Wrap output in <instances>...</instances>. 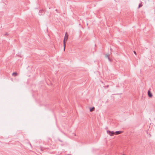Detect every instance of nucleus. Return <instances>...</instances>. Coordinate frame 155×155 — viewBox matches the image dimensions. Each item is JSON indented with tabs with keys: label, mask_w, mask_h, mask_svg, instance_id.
Instances as JSON below:
<instances>
[{
	"label": "nucleus",
	"mask_w": 155,
	"mask_h": 155,
	"mask_svg": "<svg viewBox=\"0 0 155 155\" xmlns=\"http://www.w3.org/2000/svg\"><path fill=\"white\" fill-rule=\"evenodd\" d=\"M107 134L110 136H112L114 134V132L113 131H110L109 130H107Z\"/></svg>",
	"instance_id": "1"
},
{
	"label": "nucleus",
	"mask_w": 155,
	"mask_h": 155,
	"mask_svg": "<svg viewBox=\"0 0 155 155\" xmlns=\"http://www.w3.org/2000/svg\"><path fill=\"white\" fill-rule=\"evenodd\" d=\"M67 33H66L65 37L64 38V41H63V43L64 42V43L66 44V41L67 40L68 38V35H67Z\"/></svg>",
	"instance_id": "2"
},
{
	"label": "nucleus",
	"mask_w": 155,
	"mask_h": 155,
	"mask_svg": "<svg viewBox=\"0 0 155 155\" xmlns=\"http://www.w3.org/2000/svg\"><path fill=\"white\" fill-rule=\"evenodd\" d=\"M147 94L148 96L150 97H152L153 96V95L152 93L150 91V89L149 90H148L147 92Z\"/></svg>",
	"instance_id": "3"
},
{
	"label": "nucleus",
	"mask_w": 155,
	"mask_h": 155,
	"mask_svg": "<svg viewBox=\"0 0 155 155\" xmlns=\"http://www.w3.org/2000/svg\"><path fill=\"white\" fill-rule=\"evenodd\" d=\"M122 133V131H116L114 132V134L115 135H118Z\"/></svg>",
	"instance_id": "4"
},
{
	"label": "nucleus",
	"mask_w": 155,
	"mask_h": 155,
	"mask_svg": "<svg viewBox=\"0 0 155 155\" xmlns=\"http://www.w3.org/2000/svg\"><path fill=\"white\" fill-rule=\"evenodd\" d=\"M42 12H43V13H44V10H42L39 11V15H42V14L41 13Z\"/></svg>",
	"instance_id": "5"
},
{
	"label": "nucleus",
	"mask_w": 155,
	"mask_h": 155,
	"mask_svg": "<svg viewBox=\"0 0 155 155\" xmlns=\"http://www.w3.org/2000/svg\"><path fill=\"white\" fill-rule=\"evenodd\" d=\"M12 75L13 76H14L15 77L17 75L18 73L17 72H14L13 73Z\"/></svg>",
	"instance_id": "6"
},
{
	"label": "nucleus",
	"mask_w": 155,
	"mask_h": 155,
	"mask_svg": "<svg viewBox=\"0 0 155 155\" xmlns=\"http://www.w3.org/2000/svg\"><path fill=\"white\" fill-rule=\"evenodd\" d=\"M95 109V108L94 107H93L92 108H90V111L91 112H92L94 111Z\"/></svg>",
	"instance_id": "7"
},
{
	"label": "nucleus",
	"mask_w": 155,
	"mask_h": 155,
	"mask_svg": "<svg viewBox=\"0 0 155 155\" xmlns=\"http://www.w3.org/2000/svg\"><path fill=\"white\" fill-rule=\"evenodd\" d=\"M143 5H142V3H140L139 5V6H138V8H140Z\"/></svg>",
	"instance_id": "8"
},
{
	"label": "nucleus",
	"mask_w": 155,
	"mask_h": 155,
	"mask_svg": "<svg viewBox=\"0 0 155 155\" xmlns=\"http://www.w3.org/2000/svg\"><path fill=\"white\" fill-rule=\"evenodd\" d=\"M63 44H64V51H65V47H66V44L64 43H64H63Z\"/></svg>",
	"instance_id": "9"
},
{
	"label": "nucleus",
	"mask_w": 155,
	"mask_h": 155,
	"mask_svg": "<svg viewBox=\"0 0 155 155\" xmlns=\"http://www.w3.org/2000/svg\"><path fill=\"white\" fill-rule=\"evenodd\" d=\"M109 87V85H107L104 86V87L105 88H108Z\"/></svg>",
	"instance_id": "10"
},
{
	"label": "nucleus",
	"mask_w": 155,
	"mask_h": 155,
	"mask_svg": "<svg viewBox=\"0 0 155 155\" xmlns=\"http://www.w3.org/2000/svg\"><path fill=\"white\" fill-rule=\"evenodd\" d=\"M105 57L106 58H109V56L108 55H107V54H106L105 55Z\"/></svg>",
	"instance_id": "11"
},
{
	"label": "nucleus",
	"mask_w": 155,
	"mask_h": 155,
	"mask_svg": "<svg viewBox=\"0 0 155 155\" xmlns=\"http://www.w3.org/2000/svg\"><path fill=\"white\" fill-rule=\"evenodd\" d=\"M108 59L111 62L112 61V60L111 59L109 58H108Z\"/></svg>",
	"instance_id": "12"
},
{
	"label": "nucleus",
	"mask_w": 155,
	"mask_h": 155,
	"mask_svg": "<svg viewBox=\"0 0 155 155\" xmlns=\"http://www.w3.org/2000/svg\"><path fill=\"white\" fill-rule=\"evenodd\" d=\"M134 54H135V55H136L137 54H136V52L135 51H134Z\"/></svg>",
	"instance_id": "13"
},
{
	"label": "nucleus",
	"mask_w": 155,
	"mask_h": 155,
	"mask_svg": "<svg viewBox=\"0 0 155 155\" xmlns=\"http://www.w3.org/2000/svg\"><path fill=\"white\" fill-rule=\"evenodd\" d=\"M55 11H56V12H58V9H56L55 10Z\"/></svg>",
	"instance_id": "14"
},
{
	"label": "nucleus",
	"mask_w": 155,
	"mask_h": 155,
	"mask_svg": "<svg viewBox=\"0 0 155 155\" xmlns=\"http://www.w3.org/2000/svg\"><path fill=\"white\" fill-rule=\"evenodd\" d=\"M8 35V33H6V34H5V35Z\"/></svg>",
	"instance_id": "15"
},
{
	"label": "nucleus",
	"mask_w": 155,
	"mask_h": 155,
	"mask_svg": "<svg viewBox=\"0 0 155 155\" xmlns=\"http://www.w3.org/2000/svg\"><path fill=\"white\" fill-rule=\"evenodd\" d=\"M41 150H42V149L41 148Z\"/></svg>",
	"instance_id": "16"
},
{
	"label": "nucleus",
	"mask_w": 155,
	"mask_h": 155,
	"mask_svg": "<svg viewBox=\"0 0 155 155\" xmlns=\"http://www.w3.org/2000/svg\"><path fill=\"white\" fill-rule=\"evenodd\" d=\"M110 50H111H111H112V49H111V48L110 49Z\"/></svg>",
	"instance_id": "17"
}]
</instances>
